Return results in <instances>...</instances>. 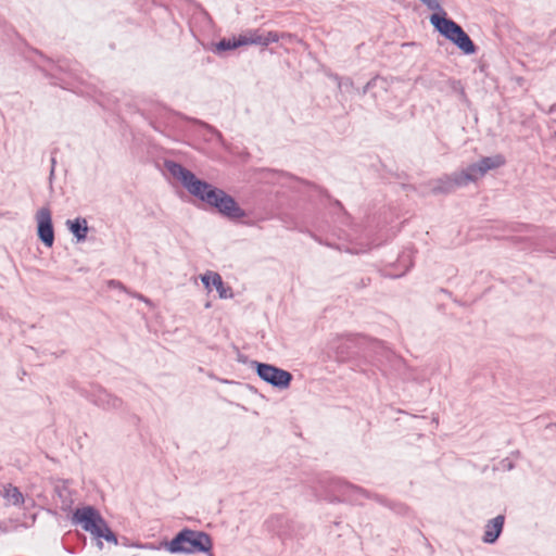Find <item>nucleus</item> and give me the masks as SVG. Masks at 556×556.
I'll use <instances>...</instances> for the list:
<instances>
[{
  "label": "nucleus",
  "instance_id": "nucleus-9",
  "mask_svg": "<svg viewBox=\"0 0 556 556\" xmlns=\"http://www.w3.org/2000/svg\"><path fill=\"white\" fill-rule=\"evenodd\" d=\"M201 281L207 289L214 287L220 299H228L232 296L231 289L225 286L218 273L206 271L201 276Z\"/></svg>",
  "mask_w": 556,
  "mask_h": 556
},
{
  "label": "nucleus",
  "instance_id": "nucleus-13",
  "mask_svg": "<svg viewBox=\"0 0 556 556\" xmlns=\"http://www.w3.org/2000/svg\"><path fill=\"white\" fill-rule=\"evenodd\" d=\"M3 497L7 502L14 506H21L24 503V495L18 488L8 484L4 486Z\"/></svg>",
  "mask_w": 556,
  "mask_h": 556
},
{
  "label": "nucleus",
  "instance_id": "nucleus-4",
  "mask_svg": "<svg viewBox=\"0 0 556 556\" xmlns=\"http://www.w3.org/2000/svg\"><path fill=\"white\" fill-rule=\"evenodd\" d=\"M72 522L80 526L96 539H104L109 543L117 544V538L109 528L101 514L92 506L77 508L72 516Z\"/></svg>",
  "mask_w": 556,
  "mask_h": 556
},
{
  "label": "nucleus",
  "instance_id": "nucleus-7",
  "mask_svg": "<svg viewBox=\"0 0 556 556\" xmlns=\"http://www.w3.org/2000/svg\"><path fill=\"white\" fill-rule=\"evenodd\" d=\"M240 36L242 46L258 45L264 47L277 42L280 39H288L290 41L293 38L291 34H279L277 31L261 33L257 29H250L240 34Z\"/></svg>",
  "mask_w": 556,
  "mask_h": 556
},
{
  "label": "nucleus",
  "instance_id": "nucleus-2",
  "mask_svg": "<svg viewBox=\"0 0 556 556\" xmlns=\"http://www.w3.org/2000/svg\"><path fill=\"white\" fill-rule=\"evenodd\" d=\"M213 542L211 536L203 531L184 529L165 544L172 554L208 553Z\"/></svg>",
  "mask_w": 556,
  "mask_h": 556
},
{
  "label": "nucleus",
  "instance_id": "nucleus-12",
  "mask_svg": "<svg viewBox=\"0 0 556 556\" xmlns=\"http://www.w3.org/2000/svg\"><path fill=\"white\" fill-rule=\"evenodd\" d=\"M66 225L78 241L86 240L88 233V225L85 218H76L74 220L68 219Z\"/></svg>",
  "mask_w": 556,
  "mask_h": 556
},
{
  "label": "nucleus",
  "instance_id": "nucleus-6",
  "mask_svg": "<svg viewBox=\"0 0 556 556\" xmlns=\"http://www.w3.org/2000/svg\"><path fill=\"white\" fill-rule=\"evenodd\" d=\"M255 366L258 377L265 382L281 390L289 388L292 380V375L289 371L270 364L257 362H255Z\"/></svg>",
  "mask_w": 556,
  "mask_h": 556
},
{
  "label": "nucleus",
  "instance_id": "nucleus-10",
  "mask_svg": "<svg viewBox=\"0 0 556 556\" xmlns=\"http://www.w3.org/2000/svg\"><path fill=\"white\" fill-rule=\"evenodd\" d=\"M458 173L443 176L437 180L430 182L431 192L434 194L450 193L458 187H464L457 182Z\"/></svg>",
  "mask_w": 556,
  "mask_h": 556
},
{
  "label": "nucleus",
  "instance_id": "nucleus-18",
  "mask_svg": "<svg viewBox=\"0 0 556 556\" xmlns=\"http://www.w3.org/2000/svg\"><path fill=\"white\" fill-rule=\"evenodd\" d=\"M136 298H137V299H139V300H141V301H143V302H146V303H149V300H148V299H146V298H144L143 295H141V294L136 295Z\"/></svg>",
  "mask_w": 556,
  "mask_h": 556
},
{
  "label": "nucleus",
  "instance_id": "nucleus-17",
  "mask_svg": "<svg viewBox=\"0 0 556 556\" xmlns=\"http://www.w3.org/2000/svg\"><path fill=\"white\" fill-rule=\"evenodd\" d=\"M344 493H350V492H354V491H358V488L352 485V484H349V483H345L344 485Z\"/></svg>",
  "mask_w": 556,
  "mask_h": 556
},
{
  "label": "nucleus",
  "instance_id": "nucleus-5",
  "mask_svg": "<svg viewBox=\"0 0 556 556\" xmlns=\"http://www.w3.org/2000/svg\"><path fill=\"white\" fill-rule=\"evenodd\" d=\"M505 164V159L501 154L494 156L482 157L478 163L469 165L467 168L457 172L458 185L467 186L480 177L484 176L489 170L501 167Z\"/></svg>",
  "mask_w": 556,
  "mask_h": 556
},
{
  "label": "nucleus",
  "instance_id": "nucleus-11",
  "mask_svg": "<svg viewBox=\"0 0 556 556\" xmlns=\"http://www.w3.org/2000/svg\"><path fill=\"white\" fill-rule=\"evenodd\" d=\"M504 522V515H498L490 519L484 527L482 541L486 544L495 543L503 531Z\"/></svg>",
  "mask_w": 556,
  "mask_h": 556
},
{
  "label": "nucleus",
  "instance_id": "nucleus-15",
  "mask_svg": "<svg viewBox=\"0 0 556 556\" xmlns=\"http://www.w3.org/2000/svg\"><path fill=\"white\" fill-rule=\"evenodd\" d=\"M241 46V36L239 35L238 38L222 39L219 42L215 45L214 51L220 53L224 51L236 49Z\"/></svg>",
  "mask_w": 556,
  "mask_h": 556
},
{
  "label": "nucleus",
  "instance_id": "nucleus-14",
  "mask_svg": "<svg viewBox=\"0 0 556 556\" xmlns=\"http://www.w3.org/2000/svg\"><path fill=\"white\" fill-rule=\"evenodd\" d=\"M99 404L108 409H117L122 407V400L104 391L99 395Z\"/></svg>",
  "mask_w": 556,
  "mask_h": 556
},
{
  "label": "nucleus",
  "instance_id": "nucleus-3",
  "mask_svg": "<svg viewBox=\"0 0 556 556\" xmlns=\"http://www.w3.org/2000/svg\"><path fill=\"white\" fill-rule=\"evenodd\" d=\"M430 16V23L446 39L453 42L465 54H473L477 48L467 33L453 20L446 17V12L434 11Z\"/></svg>",
  "mask_w": 556,
  "mask_h": 556
},
{
  "label": "nucleus",
  "instance_id": "nucleus-1",
  "mask_svg": "<svg viewBox=\"0 0 556 556\" xmlns=\"http://www.w3.org/2000/svg\"><path fill=\"white\" fill-rule=\"evenodd\" d=\"M166 168L175 178L180 180L190 194L216 208L224 217L230 220H239L247 216L244 210L239 206L231 195L197 178L192 172L185 168L182 165L175 162H167Z\"/></svg>",
  "mask_w": 556,
  "mask_h": 556
},
{
  "label": "nucleus",
  "instance_id": "nucleus-19",
  "mask_svg": "<svg viewBox=\"0 0 556 556\" xmlns=\"http://www.w3.org/2000/svg\"><path fill=\"white\" fill-rule=\"evenodd\" d=\"M98 545H99L100 548H102V542L101 541L98 542Z\"/></svg>",
  "mask_w": 556,
  "mask_h": 556
},
{
  "label": "nucleus",
  "instance_id": "nucleus-8",
  "mask_svg": "<svg viewBox=\"0 0 556 556\" xmlns=\"http://www.w3.org/2000/svg\"><path fill=\"white\" fill-rule=\"evenodd\" d=\"M36 220L38 225L39 239L46 247L51 248L54 242V231L50 208L47 206L39 208L36 213Z\"/></svg>",
  "mask_w": 556,
  "mask_h": 556
},
{
  "label": "nucleus",
  "instance_id": "nucleus-16",
  "mask_svg": "<svg viewBox=\"0 0 556 556\" xmlns=\"http://www.w3.org/2000/svg\"><path fill=\"white\" fill-rule=\"evenodd\" d=\"M384 85H386V80L383 78L375 77L366 84V86L364 88V92H367L369 89L377 87V86L384 87Z\"/></svg>",
  "mask_w": 556,
  "mask_h": 556
}]
</instances>
